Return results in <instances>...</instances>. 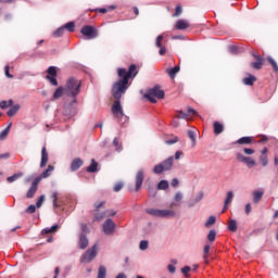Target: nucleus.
Here are the masks:
<instances>
[{"label": "nucleus", "instance_id": "obj_12", "mask_svg": "<svg viewBox=\"0 0 278 278\" xmlns=\"http://www.w3.org/2000/svg\"><path fill=\"white\" fill-rule=\"evenodd\" d=\"M237 160L245 164L249 168H253V166H255V160L250 156H244L242 153L237 154Z\"/></svg>", "mask_w": 278, "mask_h": 278}, {"label": "nucleus", "instance_id": "obj_38", "mask_svg": "<svg viewBox=\"0 0 278 278\" xmlns=\"http://www.w3.org/2000/svg\"><path fill=\"white\" fill-rule=\"evenodd\" d=\"M18 110H21V106L18 104L11 106V110L7 112V116H14V114H16Z\"/></svg>", "mask_w": 278, "mask_h": 278}, {"label": "nucleus", "instance_id": "obj_22", "mask_svg": "<svg viewBox=\"0 0 278 278\" xmlns=\"http://www.w3.org/2000/svg\"><path fill=\"white\" fill-rule=\"evenodd\" d=\"M231 201H233V191H228L225 202H224V211L223 212H225V210H227V207H228L229 203H231Z\"/></svg>", "mask_w": 278, "mask_h": 278}, {"label": "nucleus", "instance_id": "obj_2", "mask_svg": "<svg viewBox=\"0 0 278 278\" xmlns=\"http://www.w3.org/2000/svg\"><path fill=\"white\" fill-rule=\"evenodd\" d=\"M64 89L67 97H73V99H75L81 90V83L75 78H71L67 80L66 88Z\"/></svg>", "mask_w": 278, "mask_h": 278}, {"label": "nucleus", "instance_id": "obj_60", "mask_svg": "<svg viewBox=\"0 0 278 278\" xmlns=\"http://www.w3.org/2000/svg\"><path fill=\"white\" fill-rule=\"evenodd\" d=\"M80 228H81V233H84V236H86V233H88V225L81 224Z\"/></svg>", "mask_w": 278, "mask_h": 278}, {"label": "nucleus", "instance_id": "obj_58", "mask_svg": "<svg viewBox=\"0 0 278 278\" xmlns=\"http://www.w3.org/2000/svg\"><path fill=\"white\" fill-rule=\"evenodd\" d=\"M243 153H245V155H253V153H255V150L251 148H244Z\"/></svg>", "mask_w": 278, "mask_h": 278}, {"label": "nucleus", "instance_id": "obj_63", "mask_svg": "<svg viewBox=\"0 0 278 278\" xmlns=\"http://www.w3.org/2000/svg\"><path fill=\"white\" fill-rule=\"evenodd\" d=\"M170 185L173 186V188H177V186H179V180L177 178L172 179Z\"/></svg>", "mask_w": 278, "mask_h": 278}, {"label": "nucleus", "instance_id": "obj_3", "mask_svg": "<svg viewBox=\"0 0 278 278\" xmlns=\"http://www.w3.org/2000/svg\"><path fill=\"white\" fill-rule=\"evenodd\" d=\"M146 212L155 218H173L176 216L173 210L148 208Z\"/></svg>", "mask_w": 278, "mask_h": 278}, {"label": "nucleus", "instance_id": "obj_4", "mask_svg": "<svg viewBox=\"0 0 278 278\" xmlns=\"http://www.w3.org/2000/svg\"><path fill=\"white\" fill-rule=\"evenodd\" d=\"M144 98L148 99L150 103H157V99H164V90H161L160 86H155L146 92Z\"/></svg>", "mask_w": 278, "mask_h": 278}, {"label": "nucleus", "instance_id": "obj_49", "mask_svg": "<svg viewBox=\"0 0 278 278\" xmlns=\"http://www.w3.org/2000/svg\"><path fill=\"white\" fill-rule=\"evenodd\" d=\"M53 35L55 36V38H60V36H64V26L58 28Z\"/></svg>", "mask_w": 278, "mask_h": 278}, {"label": "nucleus", "instance_id": "obj_25", "mask_svg": "<svg viewBox=\"0 0 278 278\" xmlns=\"http://www.w3.org/2000/svg\"><path fill=\"white\" fill-rule=\"evenodd\" d=\"M51 173H53V166L49 165L39 176H41V179H47V177H51Z\"/></svg>", "mask_w": 278, "mask_h": 278}, {"label": "nucleus", "instance_id": "obj_64", "mask_svg": "<svg viewBox=\"0 0 278 278\" xmlns=\"http://www.w3.org/2000/svg\"><path fill=\"white\" fill-rule=\"evenodd\" d=\"M251 203H248L247 205H245V214L247 215H250L251 214Z\"/></svg>", "mask_w": 278, "mask_h": 278}, {"label": "nucleus", "instance_id": "obj_9", "mask_svg": "<svg viewBox=\"0 0 278 278\" xmlns=\"http://www.w3.org/2000/svg\"><path fill=\"white\" fill-rule=\"evenodd\" d=\"M102 231L105 236H112V233L116 231V224H114V220L108 218L102 225Z\"/></svg>", "mask_w": 278, "mask_h": 278}, {"label": "nucleus", "instance_id": "obj_51", "mask_svg": "<svg viewBox=\"0 0 278 278\" xmlns=\"http://www.w3.org/2000/svg\"><path fill=\"white\" fill-rule=\"evenodd\" d=\"M260 160H261L262 166H268V156H266V155H261V156H260Z\"/></svg>", "mask_w": 278, "mask_h": 278}, {"label": "nucleus", "instance_id": "obj_23", "mask_svg": "<svg viewBox=\"0 0 278 278\" xmlns=\"http://www.w3.org/2000/svg\"><path fill=\"white\" fill-rule=\"evenodd\" d=\"M21 177H23V172L13 174L12 176L7 178V181L8 184H14V181H17V179H21Z\"/></svg>", "mask_w": 278, "mask_h": 278}, {"label": "nucleus", "instance_id": "obj_44", "mask_svg": "<svg viewBox=\"0 0 278 278\" xmlns=\"http://www.w3.org/2000/svg\"><path fill=\"white\" fill-rule=\"evenodd\" d=\"M188 136L192 142V144H197V132L194 130H188Z\"/></svg>", "mask_w": 278, "mask_h": 278}, {"label": "nucleus", "instance_id": "obj_47", "mask_svg": "<svg viewBox=\"0 0 278 278\" xmlns=\"http://www.w3.org/2000/svg\"><path fill=\"white\" fill-rule=\"evenodd\" d=\"M105 212H102V213H96L94 214V217H93V220H97V222H99V220H103V218H105Z\"/></svg>", "mask_w": 278, "mask_h": 278}, {"label": "nucleus", "instance_id": "obj_20", "mask_svg": "<svg viewBox=\"0 0 278 278\" xmlns=\"http://www.w3.org/2000/svg\"><path fill=\"white\" fill-rule=\"evenodd\" d=\"M200 201H203V192L200 191L193 200L189 201L188 207H194L197 203H200Z\"/></svg>", "mask_w": 278, "mask_h": 278}, {"label": "nucleus", "instance_id": "obj_34", "mask_svg": "<svg viewBox=\"0 0 278 278\" xmlns=\"http://www.w3.org/2000/svg\"><path fill=\"white\" fill-rule=\"evenodd\" d=\"M38 192V188L30 186L26 193V199H34V195Z\"/></svg>", "mask_w": 278, "mask_h": 278}, {"label": "nucleus", "instance_id": "obj_21", "mask_svg": "<svg viewBox=\"0 0 278 278\" xmlns=\"http://www.w3.org/2000/svg\"><path fill=\"white\" fill-rule=\"evenodd\" d=\"M213 129H214L215 136H219V134H223V131L225 130V126H223L220 122H214Z\"/></svg>", "mask_w": 278, "mask_h": 278}, {"label": "nucleus", "instance_id": "obj_53", "mask_svg": "<svg viewBox=\"0 0 278 278\" xmlns=\"http://www.w3.org/2000/svg\"><path fill=\"white\" fill-rule=\"evenodd\" d=\"M229 51H230V53H239L240 48L236 45H232V46H229Z\"/></svg>", "mask_w": 278, "mask_h": 278}, {"label": "nucleus", "instance_id": "obj_59", "mask_svg": "<svg viewBox=\"0 0 278 278\" xmlns=\"http://www.w3.org/2000/svg\"><path fill=\"white\" fill-rule=\"evenodd\" d=\"M4 73H5V76L9 77V79H12V77H14L12 74H10V66H5L4 67Z\"/></svg>", "mask_w": 278, "mask_h": 278}, {"label": "nucleus", "instance_id": "obj_18", "mask_svg": "<svg viewBox=\"0 0 278 278\" xmlns=\"http://www.w3.org/2000/svg\"><path fill=\"white\" fill-rule=\"evenodd\" d=\"M88 244H89L88 237H86V235L84 233H80L79 241H78L79 249L81 250L87 249Z\"/></svg>", "mask_w": 278, "mask_h": 278}, {"label": "nucleus", "instance_id": "obj_7", "mask_svg": "<svg viewBox=\"0 0 278 278\" xmlns=\"http://www.w3.org/2000/svg\"><path fill=\"white\" fill-rule=\"evenodd\" d=\"M80 34H83V36H85L87 40H94V38L99 36L97 28L90 25L83 26L80 29Z\"/></svg>", "mask_w": 278, "mask_h": 278}, {"label": "nucleus", "instance_id": "obj_48", "mask_svg": "<svg viewBox=\"0 0 278 278\" xmlns=\"http://www.w3.org/2000/svg\"><path fill=\"white\" fill-rule=\"evenodd\" d=\"M216 223V217L215 216H210L205 223V227H212Z\"/></svg>", "mask_w": 278, "mask_h": 278}, {"label": "nucleus", "instance_id": "obj_62", "mask_svg": "<svg viewBox=\"0 0 278 278\" xmlns=\"http://www.w3.org/2000/svg\"><path fill=\"white\" fill-rule=\"evenodd\" d=\"M178 141H179V138L175 137L174 139L167 140L166 144H175Z\"/></svg>", "mask_w": 278, "mask_h": 278}, {"label": "nucleus", "instance_id": "obj_30", "mask_svg": "<svg viewBox=\"0 0 278 278\" xmlns=\"http://www.w3.org/2000/svg\"><path fill=\"white\" fill-rule=\"evenodd\" d=\"M99 166V163L94 161V159L91 160L90 166L87 167V173H97V167Z\"/></svg>", "mask_w": 278, "mask_h": 278}, {"label": "nucleus", "instance_id": "obj_17", "mask_svg": "<svg viewBox=\"0 0 278 278\" xmlns=\"http://www.w3.org/2000/svg\"><path fill=\"white\" fill-rule=\"evenodd\" d=\"M198 113L194 109L189 108L187 113H185L184 111H180L178 114V118H188L189 116H197Z\"/></svg>", "mask_w": 278, "mask_h": 278}, {"label": "nucleus", "instance_id": "obj_56", "mask_svg": "<svg viewBox=\"0 0 278 278\" xmlns=\"http://www.w3.org/2000/svg\"><path fill=\"white\" fill-rule=\"evenodd\" d=\"M190 270H192L190 266H185L181 268V273L182 275H185V277H188V274L190 273Z\"/></svg>", "mask_w": 278, "mask_h": 278}, {"label": "nucleus", "instance_id": "obj_28", "mask_svg": "<svg viewBox=\"0 0 278 278\" xmlns=\"http://www.w3.org/2000/svg\"><path fill=\"white\" fill-rule=\"evenodd\" d=\"M59 227H60V226L54 225V226H52L51 228H45V229L41 231V233H42V236H47V235H49V233H55V231H58Z\"/></svg>", "mask_w": 278, "mask_h": 278}, {"label": "nucleus", "instance_id": "obj_43", "mask_svg": "<svg viewBox=\"0 0 278 278\" xmlns=\"http://www.w3.org/2000/svg\"><path fill=\"white\" fill-rule=\"evenodd\" d=\"M267 62H269V64L273 66L275 73H278V65H277V61L270 56L267 58Z\"/></svg>", "mask_w": 278, "mask_h": 278}, {"label": "nucleus", "instance_id": "obj_45", "mask_svg": "<svg viewBox=\"0 0 278 278\" xmlns=\"http://www.w3.org/2000/svg\"><path fill=\"white\" fill-rule=\"evenodd\" d=\"M140 251H147L149 249V241L142 240L139 243Z\"/></svg>", "mask_w": 278, "mask_h": 278}, {"label": "nucleus", "instance_id": "obj_15", "mask_svg": "<svg viewBox=\"0 0 278 278\" xmlns=\"http://www.w3.org/2000/svg\"><path fill=\"white\" fill-rule=\"evenodd\" d=\"M47 162H49V153L47 152V147H43L41 149V162H40V167L45 168L47 166Z\"/></svg>", "mask_w": 278, "mask_h": 278}, {"label": "nucleus", "instance_id": "obj_61", "mask_svg": "<svg viewBox=\"0 0 278 278\" xmlns=\"http://www.w3.org/2000/svg\"><path fill=\"white\" fill-rule=\"evenodd\" d=\"M181 12H182L181 5L176 7L174 16H179V14H181Z\"/></svg>", "mask_w": 278, "mask_h": 278}, {"label": "nucleus", "instance_id": "obj_41", "mask_svg": "<svg viewBox=\"0 0 278 278\" xmlns=\"http://www.w3.org/2000/svg\"><path fill=\"white\" fill-rule=\"evenodd\" d=\"M175 264H177V260H172V264H169L167 266V270L168 273H170L172 275H175V271L177 270V268L175 267Z\"/></svg>", "mask_w": 278, "mask_h": 278}, {"label": "nucleus", "instance_id": "obj_27", "mask_svg": "<svg viewBox=\"0 0 278 278\" xmlns=\"http://www.w3.org/2000/svg\"><path fill=\"white\" fill-rule=\"evenodd\" d=\"M253 142V137H241L237 140V144H251Z\"/></svg>", "mask_w": 278, "mask_h": 278}, {"label": "nucleus", "instance_id": "obj_14", "mask_svg": "<svg viewBox=\"0 0 278 278\" xmlns=\"http://www.w3.org/2000/svg\"><path fill=\"white\" fill-rule=\"evenodd\" d=\"M182 200L184 193H181V191L176 192V194L174 195V201L169 204V207H179Z\"/></svg>", "mask_w": 278, "mask_h": 278}, {"label": "nucleus", "instance_id": "obj_35", "mask_svg": "<svg viewBox=\"0 0 278 278\" xmlns=\"http://www.w3.org/2000/svg\"><path fill=\"white\" fill-rule=\"evenodd\" d=\"M64 92H66L64 87H59L53 93V99L62 98V94H64Z\"/></svg>", "mask_w": 278, "mask_h": 278}, {"label": "nucleus", "instance_id": "obj_54", "mask_svg": "<svg viewBox=\"0 0 278 278\" xmlns=\"http://www.w3.org/2000/svg\"><path fill=\"white\" fill-rule=\"evenodd\" d=\"M42 203H45V195H40L36 202V207H42Z\"/></svg>", "mask_w": 278, "mask_h": 278}, {"label": "nucleus", "instance_id": "obj_32", "mask_svg": "<svg viewBox=\"0 0 278 278\" xmlns=\"http://www.w3.org/2000/svg\"><path fill=\"white\" fill-rule=\"evenodd\" d=\"M262 197H264V191H254L253 192V201L255 203H260V201H262Z\"/></svg>", "mask_w": 278, "mask_h": 278}, {"label": "nucleus", "instance_id": "obj_37", "mask_svg": "<svg viewBox=\"0 0 278 278\" xmlns=\"http://www.w3.org/2000/svg\"><path fill=\"white\" fill-rule=\"evenodd\" d=\"M228 229H229V231H232V232L238 231V223L236 222V219H231L229 222Z\"/></svg>", "mask_w": 278, "mask_h": 278}, {"label": "nucleus", "instance_id": "obj_26", "mask_svg": "<svg viewBox=\"0 0 278 278\" xmlns=\"http://www.w3.org/2000/svg\"><path fill=\"white\" fill-rule=\"evenodd\" d=\"M255 81H257V78H255V76H253V75H250L249 77L243 78V84L245 86H253V84H255Z\"/></svg>", "mask_w": 278, "mask_h": 278}, {"label": "nucleus", "instance_id": "obj_31", "mask_svg": "<svg viewBox=\"0 0 278 278\" xmlns=\"http://www.w3.org/2000/svg\"><path fill=\"white\" fill-rule=\"evenodd\" d=\"M178 73H179V66H175L170 70H167V75H169L170 79H175Z\"/></svg>", "mask_w": 278, "mask_h": 278}, {"label": "nucleus", "instance_id": "obj_46", "mask_svg": "<svg viewBox=\"0 0 278 278\" xmlns=\"http://www.w3.org/2000/svg\"><path fill=\"white\" fill-rule=\"evenodd\" d=\"M207 240L210 242H214V240H216V230H210V232L207 235Z\"/></svg>", "mask_w": 278, "mask_h": 278}, {"label": "nucleus", "instance_id": "obj_42", "mask_svg": "<svg viewBox=\"0 0 278 278\" xmlns=\"http://www.w3.org/2000/svg\"><path fill=\"white\" fill-rule=\"evenodd\" d=\"M157 190H168V182H167V180H161L157 184Z\"/></svg>", "mask_w": 278, "mask_h": 278}, {"label": "nucleus", "instance_id": "obj_52", "mask_svg": "<svg viewBox=\"0 0 278 278\" xmlns=\"http://www.w3.org/2000/svg\"><path fill=\"white\" fill-rule=\"evenodd\" d=\"M113 144L116 148V151H123V147H121V142L118 141V138H115L113 140Z\"/></svg>", "mask_w": 278, "mask_h": 278}, {"label": "nucleus", "instance_id": "obj_40", "mask_svg": "<svg viewBox=\"0 0 278 278\" xmlns=\"http://www.w3.org/2000/svg\"><path fill=\"white\" fill-rule=\"evenodd\" d=\"M108 269L105 268V266H100L98 270V278H105Z\"/></svg>", "mask_w": 278, "mask_h": 278}, {"label": "nucleus", "instance_id": "obj_16", "mask_svg": "<svg viewBox=\"0 0 278 278\" xmlns=\"http://www.w3.org/2000/svg\"><path fill=\"white\" fill-rule=\"evenodd\" d=\"M81 166H84V161H81V159H74L71 164L72 173H75V170H79Z\"/></svg>", "mask_w": 278, "mask_h": 278}, {"label": "nucleus", "instance_id": "obj_11", "mask_svg": "<svg viewBox=\"0 0 278 278\" xmlns=\"http://www.w3.org/2000/svg\"><path fill=\"white\" fill-rule=\"evenodd\" d=\"M253 58L256 60L255 62H252L250 66L254 68V71L262 70V66H264V58L260 54L252 53Z\"/></svg>", "mask_w": 278, "mask_h": 278}, {"label": "nucleus", "instance_id": "obj_33", "mask_svg": "<svg viewBox=\"0 0 278 278\" xmlns=\"http://www.w3.org/2000/svg\"><path fill=\"white\" fill-rule=\"evenodd\" d=\"M64 31H70L71 34H73V31H75V22H68L66 23L64 26Z\"/></svg>", "mask_w": 278, "mask_h": 278}, {"label": "nucleus", "instance_id": "obj_39", "mask_svg": "<svg viewBox=\"0 0 278 278\" xmlns=\"http://www.w3.org/2000/svg\"><path fill=\"white\" fill-rule=\"evenodd\" d=\"M14 101L9 100V101H0V108L1 110H7V108H12Z\"/></svg>", "mask_w": 278, "mask_h": 278}, {"label": "nucleus", "instance_id": "obj_6", "mask_svg": "<svg viewBox=\"0 0 278 278\" xmlns=\"http://www.w3.org/2000/svg\"><path fill=\"white\" fill-rule=\"evenodd\" d=\"M98 245L93 244L80 257L81 263L90 264L94 257H97Z\"/></svg>", "mask_w": 278, "mask_h": 278}, {"label": "nucleus", "instance_id": "obj_10", "mask_svg": "<svg viewBox=\"0 0 278 278\" xmlns=\"http://www.w3.org/2000/svg\"><path fill=\"white\" fill-rule=\"evenodd\" d=\"M47 73L46 79H48L51 86H58V70H55V66H50Z\"/></svg>", "mask_w": 278, "mask_h": 278}, {"label": "nucleus", "instance_id": "obj_50", "mask_svg": "<svg viewBox=\"0 0 278 278\" xmlns=\"http://www.w3.org/2000/svg\"><path fill=\"white\" fill-rule=\"evenodd\" d=\"M40 181H42V176L36 177L31 184L33 188H38V184H40Z\"/></svg>", "mask_w": 278, "mask_h": 278}, {"label": "nucleus", "instance_id": "obj_29", "mask_svg": "<svg viewBox=\"0 0 278 278\" xmlns=\"http://www.w3.org/2000/svg\"><path fill=\"white\" fill-rule=\"evenodd\" d=\"M53 207H62V202H59L58 192H52Z\"/></svg>", "mask_w": 278, "mask_h": 278}, {"label": "nucleus", "instance_id": "obj_36", "mask_svg": "<svg viewBox=\"0 0 278 278\" xmlns=\"http://www.w3.org/2000/svg\"><path fill=\"white\" fill-rule=\"evenodd\" d=\"M203 260H204V263L210 264V245L208 244L204 247Z\"/></svg>", "mask_w": 278, "mask_h": 278}, {"label": "nucleus", "instance_id": "obj_8", "mask_svg": "<svg viewBox=\"0 0 278 278\" xmlns=\"http://www.w3.org/2000/svg\"><path fill=\"white\" fill-rule=\"evenodd\" d=\"M165 38H166V33H163L159 35L155 39V47L160 49L159 55H166V47L162 45L163 42H166Z\"/></svg>", "mask_w": 278, "mask_h": 278}, {"label": "nucleus", "instance_id": "obj_57", "mask_svg": "<svg viewBox=\"0 0 278 278\" xmlns=\"http://www.w3.org/2000/svg\"><path fill=\"white\" fill-rule=\"evenodd\" d=\"M114 192H121V190H123V182H117L114 188H113Z\"/></svg>", "mask_w": 278, "mask_h": 278}, {"label": "nucleus", "instance_id": "obj_13", "mask_svg": "<svg viewBox=\"0 0 278 278\" xmlns=\"http://www.w3.org/2000/svg\"><path fill=\"white\" fill-rule=\"evenodd\" d=\"M143 181H144V170L140 169L136 175V187H135L136 192H138V190L142 188Z\"/></svg>", "mask_w": 278, "mask_h": 278}, {"label": "nucleus", "instance_id": "obj_24", "mask_svg": "<svg viewBox=\"0 0 278 278\" xmlns=\"http://www.w3.org/2000/svg\"><path fill=\"white\" fill-rule=\"evenodd\" d=\"M10 129H12V123H10L7 128H4L1 132H0V140H5V138H8V135L10 134Z\"/></svg>", "mask_w": 278, "mask_h": 278}, {"label": "nucleus", "instance_id": "obj_5", "mask_svg": "<svg viewBox=\"0 0 278 278\" xmlns=\"http://www.w3.org/2000/svg\"><path fill=\"white\" fill-rule=\"evenodd\" d=\"M174 162H175V157L169 156L167 160H165L162 163L154 166L153 174L162 175V173H164V170H170V168H173Z\"/></svg>", "mask_w": 278, "mask_h": 278}, {"label": "nucleus", "instance_id": "obj_55", "mask_svg": "<svg viewBox=\"0 0 278 278\" xmlns=\"http://www.w3.org/2000/svg\"><path fill=\"white\" fill-rule=\"evenodd\" d=\"M36 205L30 204L27 208H26V214H34L36 212Z\"/></svg>", "mask_w": 278, "mask_h": 278}, {"label": "nucleus", "instance_id": "obj_19", "mask_svg": "<svg viewBox=\"0 0 278 278\" xmlns=\"http://www.w3.org/2000/svg\"><path fill=\"white\" fill-rule=\"evenodd\" d=\"M176 29H179L180 31H184V29H188L190 27V24L186 20H178L175 25Z\"/></svg>", "mask_w": 278, "mask_h": 278}, {"label": "nucleus", "instance_id": "obj_1", "mask_svg": "<svg viewBox=\"0 0 278 278\" xmlns=\"http://www.w3.org/2000/svg\"><path fill=\"white\" fill-rule=\"evenodd\" d=\"M117 75L119 79L113 85L112 87V96L116 101L113 103L112 106V114L115 116V118L119 119L125 116V113L123 112V105H121V98L123 94L127 92V89L129 88V79H134L136 75H138V66L136 64H131L128 68H117Z\"/></svg>", "mask_w": 278, "mask_h": 278}]
</instances>
